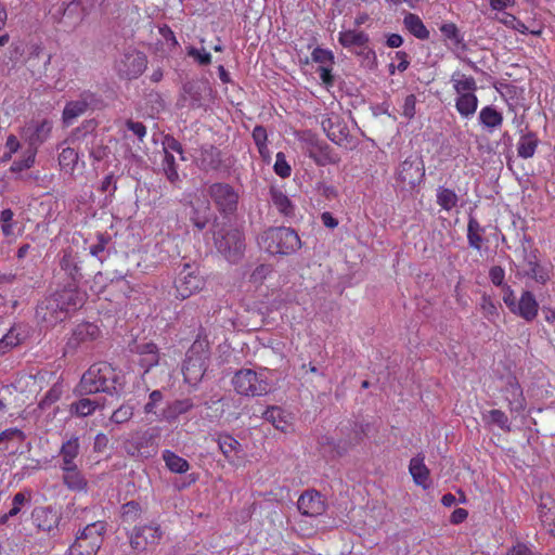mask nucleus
<instances>
[{"instance_id":"6e6552de","label":"nucleus","mask_w":555,"mask_h":555,"mask_svg":"<svg viewBox=\"0 0 555 555\" xmlns=\"http://www.w3.org/2000/svg\"><path fill=\"white\" fill-rule=\"evenodd\" d=\"M212 89L207 80H191L182 85L177 100L178 108L196 109L205 105L207 99L211 98Z\"/></svg>"},{"instance_id":"0eeeda50","label":"nucleus","mask_w":555,"mask_h":555,"mask_svg":"<svg viewBox=\"0 0 555 555\" xmlns=\"http://www.w3.org/2000/svg\"><path fill=\"white\" fill-rule=\"evenodd\" d=\"M104 531L105 524L103 521L87 525L77 533L68 550V555H96L103 541Z\"/></svg>"},{"instance_id":"39448f33","label":"nucleus","mask_w":555,"mask_h":555,"mask_svg":"<svg viewBox=\"0 0 555 555\" xmlns=\"http://www.w3.org/2000/svg\"><path fill=\"white\" fill-rule=\"evenodd\" d=\"M217 250L230 262L236 263L245 251L243 233L231 225L222 227L214 234Z\"/></svg>"},{"instance_id":"f3484780","label":"nucleus","mask_w":555,"mask_h":555,"mask_svg":"<svg viewBox=\"0 0 555 555\" xmlns=\"http://www.w3.org/2000/svg\"><path fill=\"white\" fill-rule=\"evenodd\" d=\"M36 318L38 322L44 324L47 327H52L64 321L67 315L64 310H62L60 304L51 295L38 304L36 308Z\"/></svg>"},{"instance_id":"338daca9","label":"nucleus","mask_w":555,"mask_h":555,"mask_svg":"<svg viewBox=\"0 0 555 555\" xmlns=\"http://www.w3.org/2000/svg\"><path fill=\"white\" fill-rule=\"evenodd\" d=\"M274 171L281 178H287L291 176V166L287 164L283 153L276 154V160L274 164Z\"/></svg>"},{"instance_id":"09e8293b","label":"nucleus","mask_w":555,"mask_h":555,"mask_svg":"<svg viewBox=\"0 0 555 555\" xmlns=\"http://www.w3.org/2000/svg\"><path fill=\"white\" fill-rule=\"evenodd\" d=\"M141 514V506L135 501L127 502L121 507V517L126 522H134L139 519Z\"/></svg>"},{"instance_id":"5fc2aeb1","label":"nucleus","mask_w":555,"mask_h":555,"mask_svg":"<svg viewBox=\"0 0 555 555\" xmlns=\"http://www.w3.org/2000/svg\"><path fill=\"white\" fill-rule=\"evenodd\" d=\"M356 54L362 57V66L366 68H374L376 66V54L369 48L367 43L354 50Z\"/></svg>"},{"instance_id":"9b49d317","label":"nucleus","mask_w":555,"mask_h":555,"mask_svg":"<svg viewBox=\"0 0 555 555\" xmlns=\"http://www.w3.org/2000/svg\"><path fill=\"white\" fill-rule=\"evenodd\" d=\"M232 385L242 396H262L269 391L268 382L250 369L236 372L232 378Z\"/></svg>"},{"instance_id":"2f4dec72","label":"nucleus","mask_w":555,"mask_h":555,"mask_svg":"<svg viewBox=\"0 0 555 555\" xmlns=\"http://www.w3.org/2000/svg\"><path fill=\"white\" fill-rule=\"evenodd\" d=\"M409 469H410V473H411L413 480L415 481L416 485L422 486L425 489L429 486V483H428L429 470L425 466L423 459L413 457L410 461Z\"/></svg>"},{"instance_id":"052dcab7","label":"nucleus","mask_w":555,"mask_h":555,"mask_svg":"<svg viewBox=\"0 0 555 555\" xmlns=\"http://www.w3.org/2000/svg\"><path fill=\"white\" fill-rule=\"evenodd\" d=\"M310 157L313 158L314 162L319 166H325L327 164H335L337 162V159L331 155L330 147L326 143L324 145H322L320 147V150L314 152V156H310Z\"/></svg>"},{"instance_id":"cd10ccee","label":"nucleus","mask_w":555,"mask_h":555,"mask_svg":"<svg viewBox=\"0 0 555 555\" xmlns=\"http://www.w3.org/2000/svg\"><path fill=\"white\" fill-rule=\"evenodd\" d=\"M451 82L457 95L474 93L477 90L475 78L459 70L452 74Z\"/></svg>"},{"instance_id":"f8f14e48","label":"nucleus","mask_w":555,"mask_h":555,"mask_svg":"<svg viewBox=\"0 0 555 555\" xmlns=\"http://www.w3.org/2000/svg\"><path fill=\"white\" fill-rule=\"evenodd\" d=\"M147 59L144 53L131 50L125 52L115 63V70L119 78L132 80L140 77L145 70Z\"/></svg>"},{"instance_id":"680f3d73","label":"nucleus","mask_w":555,"mask_h":555,"mask_svg":"<svg viewBox=\"0 0 555 555\" xmlns=\"http://www.w3.org/2000/svg\"><path fill=\"white\" fill-rule=\"evenodd\" d=\"M164 396L160 390H153L149 396V401L144 404L143 411L146 415L156 414V408L163 402Z\"/></svg>"},{"instance_id":"4d7b16f0","label":"nucleus","mask_w":555,"mask_h":555,"mask_svg":"<svg viewBox=\"0 0 555 555\" xmlns=\"http://www.w3.org/2000/svg\"><path fill=\"white\" fill-rule=\"evenodd\" d=\"M62 396V387L59 386V385H54L52 386L48 391L47 393L44 395V397L40 400L39 402V408L40 409H47L49 408L50 405H52L53 403H55L56 401L60 400Z\"/></svg>"},{"instance_id":"72a5a7b5","label":"nucleus","mask_w":555,"mask_h":555,"mask_svg":"<svg viewBox=\"0 0 555 555\" xmlns=\"http://www.w3.org/2000/svg\"><path fill=\"white\" fill-rule=\"evenodd\" d=\"M270 199L278 210L284 216H292L294 207L289 198L279 189H270Z\"/></svg>"},{"instance_id":"aec40b11","label":"nucleus","mask_w":555,"mask_h":555,"mask_svg":"<svg viewBox=\"0 0 555 555\" xmlns=\"http://www.w3.org/2000/svg\"><path fill=\"white\" fill-rule=\"evenodd\" d=\"M162 537V531L158 526L146 525L137 527L130 539V544L134 550L142 551L147 545L156 544Z\"/></svg>"},{"instance_id":"a211bd4d","label":"nucleus","mask_w":555,"mask_h":555,"mask_svg":"<svg viewBox=\"0 0 555 555\" xmlns=\"http://www.w3.org/2000/svg\"><path fill=\"white\" fill-rule=\"evenodd\" d=\"M321 127L327 138L339 146H347L350 143L349 129L340 116L331 114L322 119Z\"/></svg>"},{"instance_id":"c756f323","label":"nucleus","mask_w":555,"mask_h":555,"mask_svg":"<svg viewBox=\"0 0 555 555\" xmlns=\"http://www.w3.org/2000/svg\"><path fill=\"white\" fill-rule=\"evenodd\" d=\"M455 107L462 117L468 118L473 116L477 111L478 98L476 96L475 92L457 95Z\"/></svg>"},{"instance_id":"13d9d810","label":"nucleus","mask_w":555,"mask_h":555,"mask_svg":"<svg viewBox=\"0 0 555 555\" xmlns=\"http://www.w3.org/2000/svg\"><path fill=\"white\" fill-rule=\"evenodd\" d=\"M35 157H36L35 150L27 149L26 156L21 160L14 162L11 166V170L14 172H20L24 169H29L35 164Z\"/></svg>"},{"instance_id":"6ab92c4d","label":"nucleus","mask_w":555,"mask_h":555,"mask_svg":"<svg viewBox=\"0 0 555 555\" xmlns=\"http://www.w3.org/2000/svg\"><path fill=\"white\" fill-rule=\"evenodd\" d=\"M52 296L60 304L66 315L70 311L81 308L86 301V294L80 292L77 284L74 283H69L62 289L56 291Z\"/></svg>"},{"instance_id":"c9c22d12","label":"nucleus","mask_w":555,"mask_h":555,"mask_svg":"<svg viewBox=\"0 0 555 555\" xmlns=\"http://www.w3.org/2000/svg\"><path fill=\"white\" fill-rule=\"evenodd\" d=\"M538 138L534 133L530 132L524 134L517 146L518 156L522 158H530L534 155L535 149L538 146Z\"/></svg>"},{"instance_id":"f704fd0d","label":"nucleus","mask_w":555,"mask_h":555,"mask_svg":"<svg viewBox=\"0 0 555 555\" xmlns=\"http://www.w3.org/2000/svg\"><path fill=\"white\" fill-rule=\"evenodd\" d=\"M479 121L488 129H493L502 125L503 116L492 106L483 107L479 113Z\"/></svg>"},{"instance_id":"a878e982","label":"nucleus","mask_w":555,"mask_h":555,"mask_svg":"<svg viewBox=\"0 0 555 555\" xmlns=\"http://www.w3.org/2000/svg\"><path fill=\"white\" fill-rule=\"evenodd\" d=\"M194 408V403L191 399L175 400L169 403L162 412V418L172 422L180 415L188 413Z\"/></svg>"},{"instance_id":"c03bdc74","label":"nucleus","mask_w":555,"mask_h":555,"mask_svg":"<svg viewBox=\"0 0 555 555\" xmlns=\"http://www.w3.org/2000/svg\"><path fill=\"white\" fill-rule=\"evenodd\" d=\"M78 153L72 147H64L59 155V164L66 171H74L77 162Z\"/></svg>"},{"instance_id":"b1692460","label":"nucleus","mask_w":555,"mask_h":555,"mask_svg":"<svg viewBox=\"0 0 555 555\" xmlns=\"http://www.w3.org/2000/svg\"><path fill=\"white\" fill-rule=\"evenodd\" d=\"M538 311L539 304L534 295L530 291H524L513 313L531 322L538 315Z\"/></svg>"},{"instance_id":"69168bd1","label":"nucleus","mask_w":555,"mask_h":555,"mask_svg":"<svg viewBox=\"0 0 555 555\" xmlns=\"http://www.w3.org/2000/svg\"><path fill=\"white\" fill-rule=\"evenodd\" d=\"M13 217L14 212L10 208L2 210L0 214V221L2 223L1 230L5 236H10L13 234Z\"/></svg>"},{"instance_id":"a19ab883","label":"nucleus","mask_w":555,"mask_h":555,"mask_svg":"<svg viewBox=\"0 0 555 555\" xmlns=\"http://www.w3.org/2000/svg\"><path fill=\"white\" fill-rule=\"evenodd\" d=\"M63 482L69 490L73 491H83L87 489V480L83 475L76 469L74 472H68L63 475Z\"/></svg>"},{"instance_id":"412c9836","label":"nucleus","mask_w":555,"mask_h":555,"mask_svg":"<svg viewBox=\"0 0 555 555\" xmlns=\"http://www.w3.org/2000/svg\"><path fill=\"white\" fill-rule=\"evenodd\" d=\"M297 506L302 515L310 517L322 515L326 508L322 495L313 490L304 492L298 499Z\"/></svg>"},{"instance_id":"7ed1b4c3","label":"nucleus","mask_w":555,"mask_h":555,"mask_svg":"<svg viewBox=\"0 0 555 555\" xmlns=\"http://www.w3.org/2000/svg\"><path fill=\"white\" fill-rule=\"evenodd\" d=\"M259 245L271 255L289 256L301 247V241L294 229L275 227L260 235Z\"/></svg>"},{"instance_id":"e433bc0d","label":"nucleus","mask_w":555,"mask_h":555,"mask_svg":"<svg viewBox=\"0 0 555 555\" xmlns=\"http://www.w3.org/2000/svg\"><path fill=\"white\" fill-rule=\"evenodd\" d=\"M163 459L168 469L172 473L182 474L188 472L190 468V465L186 460L169 450H166L164 452Z\"/></svg>"},{"instance_id":"de8ad7c7","label":"nucleus","mask_w":555,"mask_h":555,"mask_svg":"<svg viewBox=\"0 0 555 555\" xmlns=\"http://www.w3.org/2000/svg\"><path fill=\"white\" fill-rule=\"evenodd\" d=\"M79 440L77 437H73L65 441L60 450L61 459L75 460L79 454Z\"/></svg>"},{"instance_id":"c85d7f7f","label":"nucleus","mask_w":555,"mask_h":555,"mask_svg":"<svg viewBox=\"0 0 555 555\" xmlns=\"http://www.w3.org/2000/svg\"><path fill=\"white\" fill-rule=\"evenodd\" d=\"M104 403H101L98 400H92L89 398L79 399L69 405V412L73 415L79 417H86L91 415L98 408H103Z\"/></svg>"},{"instance_id":"49530a36","label":"nucleus","mask_w":555,"mask_h":555,"mask_svg":"<svg viewBox=\"0 0 555 555\" xmlns=\"http://www.w3.org/2000/svg\"><path fill=\"white\" fill-rule=\"evenodd\" d=\"M300 141L304 143L309 156H314V152L320 150V147L325 144V142L320 141L319 138L311 131H304L300 134Z\"/></svg>"},{"instance_id":"7c9ffc66","label":"nucleus","mask_w":555,"mask_h":555,"mask_svg":"<svg viewBox=\"0 0 555 555\" xmlns=\"http://www.w3.org/2000/svg\"><path fill=\"white\" fill-rule=\"evenodd\" d=\"M338 41L345 48L358 50L369 42V36L363 31L345 30L339 33Z\"/></svg>"},{"instance_id":"423d86ee","label":"nucleus","mask_w":555,"mask_h":555,"mask_svg":"<svg viewBox=\"0 0 555 555\" xmlns=\"http://www.w3.org/2000/svg\"><path fill=\"white\" fill-rule=\"evenodd\" d=\"M140 354L139 364L144 369L142 379L144 383L157 385L169 376L167 370L159 364L157 346L153 343H145L138 346Z\"/></svg>"},{"instance_id":"79ce46f5","label":"nucleus","mask_w":555,"mask_h":555,"mask_svg":"<svg viewBox=\"0 0 555 555\" xmlns=\"http://www.w3.org/2000/svg\"><path fill=\"white\" fill-rule=\"evenodd\" d=\"M459 197L453 190L440 186L437 190V203L444 209L451 210L457 205Z\"/></svg>"},{"instance_id":"2eb2a0df","label":"nucleus","mask_w":555,"mask_h":555,"mask_svg":"<svg viewBox=\"0 0 555 555\" xmlns=\"http://www.w3.org/2000/svg\"><path fill=\"white\" fill-rule=\"evenodd\" d=\"M52 130V122L48 119L30 120L21 131V137L28 143V149H34L37 153L38 147L48 140Z\"/></svg>"},{"instance_id":"4468645a","label":"nucleus","mask_w":555,"mask_h":555,"mask_svg":"<svg viewBox=\"0 0 555 555\" xmlns=\"http://www.w3.org/2000/svg\"><path fill=\"white\" fill-rule=\"evenodd\" d=\"M101 104L99 96L86 90L80 93L77 100H73L66 103L62 119L65 125H70L76 118L83 115L89 108H96Z\"/></svg>"},{"instance_id":"1a4fd4ad","label":"nucleus","mask_w":555,"mask_h":555,"mask_svg":"<svg viewBox=\"0 0 555 555\" xmlns=\"http://www.w3.org/2000/svg\"><path fill=\"white\" fill-rule=\"evenodd\" d=\"M205 281L195 264L184 263L175 280V297L184 300L203 289Z\"/></svg>"},{"instance_id":"3c124183","label":"nucleus","mask_w":555,"mask_h":555,"mask_svg":"<svg viewBox=\"0 0 555 555\" xmlns=\"http://www.w3.org/2000/svg\"><path fill=\"white\" fill-rule=\"evenodd\" d=\"M202 162L207 164L209 168H218L221 164L220 151L215 146L205 149L202 153Z\"/></svg>"},{"instance_id":"4be33fe9","label":"nucleus","mask_w":555,"mask_h":555,"mask_svg":"<svg viewBox=\"0 0 555 555\" xmlns=\"http://www.w3.org/2000/svg\"><path fill=\"white\" fill-rule=\"evenodd\" d=\"M34 525L42 531H51L60 521L59 514L48 506L36 507L31 513Z\"/></svg>"},{"instance_id":"9d476101","label":"nucleus","mask_w":555,"mask_h":555,"mask_svg":"<svg viewBox=\"0 0 555 555\" xmlns=\"http://www.w3.org/2000/svg\"><path fill=\"white\" fill-rule=\"evenodd\" d=\"M205 192L221 214L229 215L236 210L240 195L231 184L215 182L208 184Z\"/></svg>"},{"instance_id":"774afa93","label":"nucleus","mask_w":555,"mask_h":555,"mask_svg":"<svg viewBox=\"0 0 555 555\" xmlns=\"http://www.w3.org/2000/svg\"><path fill=\"white\" fill-rule=\"evenodd\" d=\"M416 96L414 94H409L404 98L403 105H402V115L408 118L412 119L416 114Z\"/></svg>"},{"instance_id":"473e14b6","label":"nucleus","mask_w":555,"mask_h":555,"mask_svg":"<svg viewBox=\"0 0 555 555\" xmlns=\"http://www.w3.org/2000/svg\"><path fill=\"white\" fill-rule=\"evenodd\" d=\"M403 24L405 28L417 39L426 40L429 38L428 29L417 15L408 13L404 16Z\"/></svg>"},{"instance_id":"dca6fc26","label":"nucleus","mask_w":555,"mask_h":555,"mask_svg":"<svg viewBox=\"0 0 555 555\" xmlns=\"http://www.w3.org/2000/svg\"><path fill=\"white\" fill-rule=\"evenodd\" d=\"M397 176L402 189L412 190L422 182L425 176L424 166L416 158H408L400 164Z\"/></svg>"},{"instance_id":"37998d69","label":"nucleus","mask_w":555,"mask_h":555,"mask_svg":"<svg viewBox=\"0 0 555 555\" xmlns=\"http://www.w3.org/2000/svg\"><path fill=\"white\" fill-rule=\"evenodd\" d=\"M133 411L134 405L130 401L125 402L112 413L109 422L116 425L125 424L131 420Z\"/></svg>"},{"instance_id":"6e6d98bb","label":"nucleus","mask_w":555,"mask_h":555,"mask_svg":"<svg viewBox=\"0 0 555 555\" xmlns=\"http://www.w3.org/2000/svg\"><path fill=\"white\" fill-rule=\"evenodd\" d=\"M480 309L483 317L489 321H494V319L499 315L496 306L488 295H482L480 301Z\"/></svg>"},{"instance_id":"f257e3e1","label":"nucleus","mask_w":555,"mask_h":555,"mask_svg":"<svg viewBox=\"0 0 555 555\" xmlns=\"http://www.w3.org/2000/svg\"><path fill=\"white\" fill-rule=\"evenodd\" d=\"M124 376L112 364L96 362L81 376L77 392L81 396L105 392L119 396L124 389Z\"/></svg>"},{"instance_id":"f03ea898","label":"nucleus","mask_w":555,"mask_h":555,"mask_svg":"<svg viewBox=\"0 0 555 555\" xmlns=\"http://www.w3.org/2000/svg\"><path fill=\"white\" fill-rule=\"evenodd\" d=\"M95 0H56L49 14L53 23L64 30L77 29L94 8Z\"/></svg>"},{"instance_id":"bb28decb","label":"nucleus","mask_w":555,"mask_h":555,"mask_svg":"<svg viewBox=\"0 0 555 555\" xmlns=\"http://www.w3.org/2000/svg\"><path fill=\"white\" fill-rule=\"evenodd\" d=\"M60 266L63 271L70 278L72 283L77 284L81 279L80 267L78 266L77 257L72 250H64L60 260Z\"/></svg>"},{"instance_id":"393cba45","label":"nucleus","mask_w":555,"mask_h":555,"mask_svg":"<svg viewBox=\"0 0 555 555\" xmlns=\"http://www.w3.org/2000/svg\"><path fill=\"white\" fill-rule=\"evenodd\" d=\"M505 399L508 401L511 411L519 412L525 408V398L522 389L517 382L516 377L508 376L506 378L505 387Z\"/></svg>"},{"instance_id":"603ef678","label":"nucleus","mask_w":555,"mask_h":555,"mask_svg":"<svg viewBox=\"0 0 555 555\" xmlns=\"http://www.w3.org/2000/svg\"><path fill=\"white\" fill-rule=\"evenodd\" d=\"M209 212H210V206L207 203L204 207L203 211H199L198 209H193V212L191 215V221L198 230H203L206 228L207 223L209 222Z\"/></svg>"},{"instance_id":"4c0bfd02","label":"nucleus","mask_w":555,"mask_h":555,"mask_svg":"<svg viewBox=\"0 0 555 555\" xmlns=\"http://www.w3.org/2000/svg\"><path fill=\"white\" fill-rule=\"evenodd\" d=\"M262 417L271 423L276 429L285 431L287 428V421L281 408L272 405L269 406L263 413Z\"/></svg>"},{"instance_id":"a18cd8bd","label":"nucleus","mask_w":555,"mask_h":555,"mask_svg":"<svg viewBox=\"0 0 555 555\" xmlns=\"http://www.w3.org/2000/svg\"><path fill=\"white\" fill-rule=\"evenodd\" d=\"M483 420L491 425H496L503 430L509 431L511 426L508 422L507 415L501 410H491L486 415H483Z\"/></svg>"},{"instance_id":"0e129e2a","label":"nucleus","mask_w":555,"mask_h":555,"mask_svg":"<svg viewBox=\"0 0 555 555\" xmlns=\"http://www.w3.org/2000/svg\"><path fill=\"white\" fill-rule=\"evenodd\" d=\"M89 154L93 160L101 162L108 156L109 147L103 144V142H96L94 138Z\"/></svg>"},{"instance_id":"8fccbe9b","label":"nucleus","mask_w":555,"mask_h":555,"mask_svg":"<svg viewBox=\"0 0 555 555\" xmlns=\"http://www.w3.org/2000/svg\"><path fill=\"white\" fill-rule=\"evenodd\" d=\"M163 166H164V172H165L167 179L171 183L178 182L179 173H178V170L176 167L175 156L171 153H166V155L164 156Z\"/></svg>"},{"instance_id":"e2e57ef3","label":"nucleus","mask_w":555,"mask_h":555,"mask_svg":"<svg viewBox=\"0 0 555 555\" xmlns=\"http://www.w3.org/2000/svg\"><path fill=\"white\" fill-rule=\"evenodd\" d=\"M21 341L18 334H16L13 330L9 331L1 339H0V353L4 354L11 348L17 346Z\"/></svg>"},{"instance_id":"58836bf2","label":"nucleus","mask_w":555,"mask_h":555,"mask_svg":"<svg viewBox=\"0 0 555 555\" xmlns=\"http://www.w3.org/2000/svg\"><path fill=\"white\" fill-rule=\"evenodd\" d=\"M99 334L100 330L96 325L92 323H82L75 328L73 337L77 343H82L95 339Z\"/></svg>"},{"instance_id":"ddd939ff","label":"nucleus","mask_w":555,"mask_h":555,"mask_svg":"<svg viewBox=\"0 0 555 555\" xmlns=\"http://www.w3.org/2000/svg\"><path fill=\"white\" fill-rule=\"evenodd\" d=\"M522 253L524 259L519 273L538 284L544 285L551 279L550 269L540 262L538 250L522 245Z\"/></svg>"},{"instance_id":"20e7f679","label":"nucleus","mask_w":555,"mask_h":555,"mask_svg":"<svg viewBox=\"0 0 555 555\" xmlns=\"http://www.w3.org/2000/svg\"><path fill=\"white\" fill-rule=\"evenodd\" d=\"M209 343L207 339H196L186 352L182 373L185 383L196 385L204 376L209 360Z\"/></svg>"},{"instance_id":"ea45409f","label":"nucleus","mask_w":555,"mask_h":555,"mask_svg":"<svg viewBox=\"0 0 555 555\" xmlns=\"http://www.w3.org/2000/svg\"><path fill=\"white\" fill-rule=\"evenodd\" d=\"M483 232L482 227L479 224V222L474 218L469 217L468 224H467V240L469 243V246L479 250L481 248V233Z\"/></svg>"},{"instance_id":"5701e85b","label":"nucleus","mask_w":555,"mask_h":555,"mask_svg":"<svg viewBox=\"0 0 555 555\" xmlns=\"http://www.w3.org/2000/svg\"><path fill=\"white\" fill-rule=\"evenodd\" d=\"M51 54L39 43H31L27 49L26 63L34 73L46 70L51 62Z\"/></svg>"},{"instance_id":"864d4df0","label":"nucleus","mask_w":555,"mask_h":555,"mask_svg":"<svg viewBox=\"0 0 555 555\" xmlns=\"http://www.w3.org/2000/svg\"><path fill=\"white\" fill-rule=\"evenodd\" d=\"M267 130L262 126H256L253 130V139L258 147L259 153L266 156L269 151L267 146Z\"/></svg>"},{"instance_id":"bf43d9fd","label":"nucleus","mask_w":555,"mask_h":555,"mask_svg":"<svg viewBox=\"0 0 555 555\" xmlns=\"http://www.w3.org/2000/svg\"><path fill=\"white\" fill-rule=\"evenodd\" d=\"M219 448L221 452L227 456H231L233 453H235L237 447L240 443L236 439H234L232 436L225 435L221 436L218 440Z\"/></svg>"}]
</instances>
